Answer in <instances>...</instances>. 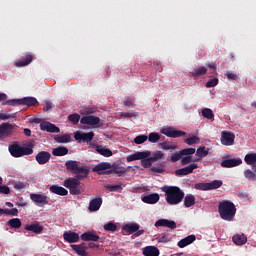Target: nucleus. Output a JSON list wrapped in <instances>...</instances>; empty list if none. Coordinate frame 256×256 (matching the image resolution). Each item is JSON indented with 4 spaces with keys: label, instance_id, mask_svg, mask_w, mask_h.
I'll use <instances>...</instances> for the list:
<instances>
[{
    "label": "nucleus",
    "instance_id": "obj_1",
    "mask_svg": "<svg viewBox=\"0 0 256 256\" xmlns=\"http://www.w3.org/2000/svg\"><path fill=\"white\" fill-rule=\"evenodd\" d=\"M162 191L166 195L168 205H179L185 199V192L177 186H164Z\"/></svg>",
    "mask_w": 256,
    "mask_h": 256
},
{
    "label": "nucleus",
    "instance_id": "obj_2",
    "mask_svg": "<svg viewBox=\"0 0 256 256\" xmlns=\"http://www.w3.org/2000/svg\"><path fill=\"white\" fill-rule=\"evenodd\" d=\"M218 213L223 221H233L237 214V207L231 200H223L218 204Z\"/></svg>",
    "mask_w": 256,
    "mask_h": 256
},
{
    "label": "nucleus",
    "instance_id": "obj_3",
    "mask_svg": "<svg viewBox=\"0 0 256 256\" xmlns=\"http://www.w3.org/2000/svg\"><path fill=\"white\" fill-rule=\"evenodd\" d=\"M33 147V144L21 146L19 142H14L8 146V151L12 157L19 158L24 155H33Z\"/></svg>",
    "mask_w": 256,
    "mask_h": 256
},
{
    "label": "nucleus",
    "instance_id": "obj_4",
    "mask_svg": "<svg viewBox=\"0 0 256 256\" xmlns=\"http://www.w3.org/2000/svg\"><path fill=\"white\" fill-rule=\"evenodd\" d=\"M126 160L128 163H131V161L141 160V165L142 167H144V169H149V167L153 165V160L151 159V151L136 152L132 155L127 156Z\"/></svg>",
    "mask_w": 256,
    "mask_h": 256
},
{
    "label": "nucleus",
    "instance_id": "obj_5",
    "mask_svg": "<svg viewBox=\"0 0 256 256\" xmlns=\"http://www.w3.org/2000/svg\"><path fill=\"white\" fill-rule=\"evenodd\" d=\"M81 179L75 178H68L65 180V187L69 189L71 195H81V189L79 186L81 185Z\"/></svg>",
    "mask_w": 256,
    "mask_h": 256
},
{
    "label": "nucleus",
    "instance_id": "obj_6",
    "mask_svg": "<svg viewBox=\"0 0 256 256\" xmlns=\"http://www.w3.org/2000/svg\"><path fill=\"white\" fill-rule=\"evenodd\" d=\"M222 185L223 181L214 180L208 183H196L194 189H197L198 191H211L213 189H219V187H222Z\"/></svg>",
    "mask_w": 256,
    "mask_h": 256
},
{
    "label": "nucleus",
    "instance_id": "obj_7",
    "mask_svg": "<svg viewBox=\"0 0 256 256\" xmlns=\"http://www.w3.org/2000/svg\"><path fill=\"white\" fill-rule=\"evenodd\" d=\"M15 124L2 123L0 124V139H7L13 135Z\"/></svg>",
    "mask_w": 256,
    "mask_h": 256
},
{
    "label": "nucleus",
    "instance_id": "obj_8",
    "mask_svg": "<svg viewBox=\"0 0 256 256\" xmlns=\"http://www.w3.org/2000/svg\"><path fill=\"white\" fill-rule=\"evenodd\" d=\"M243 164V160L241 158H227L224 157L222 162L220 163L221 167L224 169H231L233 167H239V165Z\"/></svg>",
    "mask_w": 256,
    "mask_h": 256
},
{
    "label": "nucleus",
    "instance_id": "obj_9",
    "mask_svg": "<svg viewBox=\"0 0 256 256\" xmlns=\"http://www.w3.org/2000/svg\"><path fill=\"white\" fill-rule=\"evenodd\" d=\"M93 137H95V133L93 132L83 133L76 131L74 133V139L78 141V143H90V141H93Z\"/></svg>",
    "mask_w": 256,
    "mask_h": 256
},
{
    "label": "nucleus",
    "instance_id": "obj_10",
    "mask_svg": "<svg viewBox=\"0 0 256 256\" xmlns=\"http://www.w3.org/2000/svg\"><path fill=\"white\" fill-rule=\"evenodd\" d=\"M111 163L109 162H101L97 164L93 169V173H98V175H111Z\"/></svg>",
    "mask_w": 256,
    "mask_h": 256
},
{
    "label": "nucleus",
    "instance_id": "obj_11",
    "mask_svg": "<svg viewBox=\"0 0 256 256\" xmlns=\"http://www.w3.org/2000/svg\"><path fill=\"white\" fill-rule=\"evenodd\" d=\"M30 199L37 205V207H45V205H49V198L43 194H30Z\"/></svg>",
    "mask_w": 256,
    "mask_h": 256
},
{
    "label": "nucleus",
    "instance_id": "obj_12",
    "mask_svg": "<svg viewBox=\"0 0 256 256\" xmlns=\"http://www.w3.org/2000/svg\"><path fill=\"white\" fill-rule=\"evenodd\" d=\"M161 133L163 135H166V137H171L172 139H177V137H185L187 133L181 130H175V128L168 127L161 130Z\"/></svg>",
    "mask_w": 256,
    "mask_h": 256
},
{
    "label": "nucleus",
    "instance_id": "obj_13",
    "mask_svg": "<svg viewBox=\"0 0 256 256\" xmlns=\"http://www.w3.org/2000/svg\"><path fill=\"white\" fill-rule=\"evenodd\" d=\"M199 165H197L196 163H192L184 168L178 169L175 171V175L177 177H183L185 175H190V173H193V171H195V169H198Z\"/></svg>",
    "mask_w": 256,
    "mask_h": 256
},
{
    "label": "nucleus",
    "instance_id": "obj_14",
    "mask_svg": "<svg viewBox=\"0 0 256 256\" xmlns=\"http://www.w3.org/2000/svg\"><path fill=\"white\" fill-rule=\"evenodd\" d=\"M127 169H131V166L128 168H125L121 162H114L113 165L111 164V173H114L115 175H118V177H122V175H125L127 173Z\"/></svg>",
    "mask_w": 256,
    "mask_h": 256
},
{
    "label": "nucleus",
    "instance_id": "obj_15",
    "mask_svg": "<svg viewBox=\"0 0 256 256\" xmlns=\"http://www.w3.org/2000/svg\"><path fill=\"white\" fill-rule=\"evenodd\" d=\"M221 143L222 145L231 146L235 143V134L227 131H222L221 133Z\"/></svg>",
    "mask_w": 256,
    "mask_h": 256
},
{
    "label": "nucleus",
    "instance_id": "obj_16",
    "mask_svg": "<svg viewBox=\"0 0 256 256\" xmlns=\"http://www.w3.org/2000/svg\"><path fill=\"white\" fill-rule=\"evenodd\" d=\"M70 247L75 251L76 255L79 256H89V253L87 252L88 246L87 243L82 244H72Z\"/></svg>",
    "mask_w": 256,
    "mask_h": 256
},
{
    "label": "nucleus",
    "instance_id": "obj_17",
    "mask_svg": "<svg viewBox=\"0 0 256 256\" xmlns=\"http://www.w3.org/2000/svg\"><path fill=\"white\" fill-rule=\"evenodd\" d=\"M80 123L82 125H99V123H101V118L93 115L84 116L80 119Z\"/></svg>",
    "mask_w": 256,
    "mask_h": 256
},
{
    "label": "nucleus",
    "instance_id": "obj_18",
    "mask_svg": "<svg viewBox=\"0 0 256 256\" xmlns=\"http://www.w3.org/2000/svg\"><path fill=\"white\" fill-rule=\"evenodd\" d=\"M51 159V153L47 151H41L36 155V161L39 165H45V163H49Z\"/></svg>",
    "mask_w": 256,
    "mask_h": 256
},
{
    "label": "nucleus",
    "instance_id": "obj_19",
    "mask_svg": "<svg viewBox=\"0 0 256 256\" xmlns=\"http://www.w3.org/2000/svg\"><path fill=\"white\" fill-rule=\"evenodd\" d=\"M155 227H168V229H177V223L168 219H160L156 221Z\"/></svg>",
    "mask_w": 256,
    "mask_h": 256
},
{
    "label": "nucleus",
    "instance_id": "obj_20",
    "mask_svg": "<svg viewBox=\"0 0 256 256\" xmlns=\"http://www.w3.org/2000/svg\"><path fill=\"white\" fill-rule=\"evenodd\" d=\"M31 63H33V55L26 54L20 60L15 62V66L16 67H27V65H31Z\"/></svg>",
    "mask_w": 256,
    "mask_h": 256
},
{
    "label": "nucleus",
    "instance_id": "obj_21",
    "mask_svg": "<svg viewBox=\"0 0 256 256\" xmlns=\"http://www.w3.org/2000/svg\"><path fill=\"white\" fill-rule=\"evenodd\" d=\"M101 205H103V198H101V196H99L90 201L88 209L91 212L99 211V209H101Z\"/></svg>",
    "mask_w": 256,
    "mask_h": 256
},
{
    "label": "nucleus",
    "instance_id": "obj_22",
    "mask_svg": "<svg viewBox=\"0 0 256 256\" xmlns=\"http://www.w3.org/2000/svg\"><path fill=\"white\" fill-rule=\"evenodd\" d=\"M41 131H47L48 133H59V127L50 122H43L40 124Z\"/></svg>",
    "mask_w": 256,
    "mask_h": 256
},
{
    "label": "nucleus",
    "instance_id": "obj_23",
    "mask_svg": "<svg viewBox=\"0 0 256 256\" xmlns=\"http://www.w3.org/2000/svg\"><path fill=\"white\" fill-rule=\"evenodd\" d=\"M143 203H147L148 205H155V203H159V194L153 193L150 195H146L142 197Z\"/></svg>",
    "mask_w": 256,
    "mask_h": 256
},
{
    "label": "nucleus",
    "instance_id": "obj_24",
    "mask_svg": "<svg viewBox=\"0 0 256 256\" xmlns=\"http://www.w3.org/2000/svg\"><path fill=\"white\" fill-rule=\"evenodd\" d=\"M95 149L102 157H113V151L103 145H95Z\"/></svg>",
    "mask_w": 256,
    "mask_h": 256
},
{
    "label": "nucleus",
    "instance_id": "obj_25",
    "mask_svg": "<svg viewBox=\"0 0 256 256\" xmlns=\"http://www.w3.org/2000/svg\"><path fill=\"white\" fill-rule=\"evenodd\" d=\"M80 239L82 241H99V236L95 232L87 231L80 236Z\"/></svg>",
    "mask_w": 256,
    "mask_h": 256
},
{
    "label": "nucleus",
    "instance_id": "obj_26",
    "mask_svg": "<svg viewBox=\"0 0 256 256\" xmlns=\"http://www.w3.org/2000/svg\"><path fill=\"white\" fill-rule=\"evenodd\" d=\"M196 239L197 237L195 235H189L178 242V247L183 249L184 247H187V245H191V243L195 242Z\"/></svg>",
    "mask_w": 256,
    "mask_h": 256
},
{
    "label": "nucleus",
    "instance_id": "obj_27",
    "mask_svg": "<svg viewBox=\"0 0 256 256\" xmlns=\"http://www.w3.org/2000/svg\"><path fill=\"white\" fill-rule=\"evenodd\" d=\"M142 253L144 256H159L160 254L159 248L155 246H146L145 248H143Z\"/></svg>",
    "mask_w": 256,
    "mask_h": 256
},
{
    "label": "nucleus",
    "instance_id": "obj_28",
    "mask_svg": "<svg viewBox=\"0 0 256 256\" xmlns=\"http://www.w3.org/2000/svg\"><path fill=\"white\" fill-rule=\"evenodd\" d=\"M21 105H25L26 107H35V105H39V101L35 97H24L21 98Z\"/></svg>",
    "mask_w": 256,
    "mask_h": 256
},
{
    "label": "nucleus",
    "instance_id": "obj_29",
    "mask_svg": "<svg viewBox=\"0 0 256 256\" xmlns=\"http://www.w3.org/2000/svg\"><path fill=\"white\" fill-rule=\"evenodd\" d=\"M74 173L76 174V178L80 179L81 181L82 179H85V177L89 175V169L77 166Z\"/></svg>",
    "mask_w": 256,
    "mask_h": 256
},
{
    "label": "nucleus",
    "instance_id": "obj_30",
    "mask_svg": "<svg viewBox=\"0 0 256 256\" xmlns=\"http://www.w3.org/2000/svg\"><path fill=\"white\" fill-rule=\"evenodd\" d=\"M235 245H245L247 243V236L245 234H236L232 237Z\"/></svg>",
    "mask_w": 256,
    "mask_h": 256
},
{
    "label": "nucleus",
    "instance_id": "obj_31",
    "mask_svg": "<svg viewBox=\"0 0 256 256\" xmlns=\"http://www.w3.org/2000/svg\"><path fill=\"white\" fill-rule=\"evenodd\" d=\"M65 241L67 243H77L79 242V235L77 232H65Z\"/></svg>",
    "mask_w": 256,
    "mask_h": 256
},
{
    "label": "nucleus",
    "instance_id": "obj_32",
    "mask_svg": "<svg viewBox=\"0 0 256 256\" xmlns=\"http://www.w3.org/2000/svg\"><path fill=\"white\" fill-rule=\"evenodd\" d=\"M139 224L132 223V224H126L122 227V231H126V233H137L139 231Z\"/></svg>",
    "mask_w": 256,
    "mask_h": 256
},
{
    "label": "nucleus",
    "instance_id": "obj_33",
    "mask_svg": "<svg viewBox=\"0 0 256 256\" xmlns=\"http://www.w3.org/2000/svg\"><path fill=\"white\" fill-rule=\"evenodd\" d=\"M26 231H32V233L39 234L43 231V226L39 224H28L25 226Z\"/></svg>",
    "mask_w": 256,
    "mask_h": 256
},
{
    "label": "nucleus",
    "instance_id": "obj_34",
    "mask_svg": "<svg viewBox=\"0 0 256 256\" xmlns=\"http://www.w3.org/2000/svg\"><path fill=\"white\" fill-rule=\"evenodd\" d=\"M195 205V196L193 194H187L184 198V206L186 208L193 207Z\"/></svg>",
    "mask_w": 256,
    "mask_h": 256
},
{
    "label": "nucleus",
    "instance_id": "obj_35",
    "mask_svg": "<svg viewBox=\"0 0 256 256\" xmlns=\"http://www.w3.org/2000/svg\"><path fill=\"white\" fill-rule=\"evenodd\" d=\"M190 73L192 77H201V75H205L207 73V68L205 66L194 68Z\"/></svg>",
    "mask_w": 256,
    "mask_h": 256
},
{
    "label": "nucleus",
    "instance_id": "obj_36",
    "mask_svg": "<svg viewBox=\"0 0 256 256\" xmlns=\"http://www.w3.org/2000/svg\"><path fill=\"white\" fill-rule=\"evenodd\" d=\"M244 161L247 165H256V153L246 154L244 157Z\"/></svg>",
    "mask_w": 256,
    "mask_h": 256
},
{
    "label": "nucleus",
    "instance_id": "obj_37",
    "mask_svg": "<svg viewBox=\"0 0 256 256\" xmlns=\"http://www.w3.org/2000/svg\"><path fill=\"white\" fill-rule=\"evenodd\" d=\"M7 224L9 225V227H11L12 229H21V220L19 218H12L10 219Z\"/></svg>",
    "mask_w": 256,
    "mask_h": 256
},
{
    "label": "nucleus",
    "instance_id": "obj_38",
    "mask_svg": "<svg viewBox=\"0 0 256 256\" xmlns=\"http://www.w3.org/2000/svg\"><path fill=\"white\" fill-rule=\"evenodd\" d=\"M51 193H55V195H61L65 196V188L58 186V185H52L50 186Z\"/></svg>",
    "mask_w": 256,
    "mask_h": 256
},
{
    "label": "nucleus",
    "instance_id": "obj_39",
    "mask_svg": "<svg viewBox=\"0 0 256 256\" xmlns=\"http://www.w3.org/2000/svg\"><path fill=\"white\" fill-rule=\"evenodd\" d=\"M94 113H97V107H83L80 109L81 115H93Z\"/></svg>",
    "mask_w": 256,
    "mask_h": 256
},
{
    "label": "nucleus",
    "instance_id": "obj_40",
    "mask_svg": "<svg viewBox=\"0 0 256 256\" xmlns=\"http://www.w3.org/2000/svg\"><path fill=\"white\" fill-rule=\"evenodd\" d=\"M202 116L210 121H214L215 119V114H213V110H211V108H204L202 110Z\"/></svg>",
    "mask_w": 256,
    "mask_h": 256
},
{
    "label": "nucleus",
    "instance_id": "obj_41",
    "mask_svg": "<svg viewBox=\"0 0 256 256\" xmlns=\"http://www.w3.org/2000/svg\"><path fill=\"white\" fill-rule=\"evenodd\" d=\"M104 187L105 189L111 192L121 193V191H123V186H121V184H116V185L106 184Z\"/></svg>",
    "mask_w": 256,
    "mask_h": 256
},
{
    "label": "nucleus",
    "instance_id": "obj_42",
    "mask_svg": "<svg viewBox=\"0 0 256 256\" xmlns=\"http://www.w3.org/2000/svg\"><path fill=\"white\" fill-rule=\"evenodd\" d=\"M160 147L165 151H169V149L175 150L177 149V144H173V142L166 141V142L160 143Z\"/></svg>",
    "mask_w": 256,
    "mask_h": 256
},
{
    "label": "nucleus",
    "instance_id": "obj_43",
    "mask_svg": "<svg viewBox=\"0 0 256 256\" xmlns=\"http://www.w3.org/2000/svg\"><path fill=\"white\" fill-rule=\"evenodd\" d=\"M244 177L248 179V181H256V173L251 169L244 170Z\"/></svg>",
    "mask_w": 256,
    "mask_h": 256
},
{
    "label": "nucleus",
    "instance_id": "obj_44",
    "mask_svg": "<svg viewBox=\"0 0 256 256\" xmlns=\"http://www.w3.org/2000/svg\"><path fill=\"white\" fill-rule=\"evenodd\" d=\"M52 155L54 157H64L65 155V147H57L52 149Z\"/></svg>",
    "mask_w": 256,
    "mask_h": 256
},
{
    "label": "nucleus",
    "instance_id": "obj_45",
    "mask_svg": "<svg viewBox=\"0 0 256 256\" xmlns=\"http://www.w3.org/2000/svg\"><path fill=\"white\" fill-rule=\"evenodd\" d=\"M147 137L149 143H157L161 139V136L157 132H151Z\"/></svg>",
    "mask_w": 256,
    "mask_h": 256
},
{
    "label": "nucleus",
    "instance_id": "obj_46",
    "mask_svg": "<svg viewBox=\"0 0 256 256\" xmlns=\"http://www.w3.org/2000/svg\"><path fill=\"white\" fill-rule=\"evenodd\" d=\"M156 241H158V243H169V241H171V237L169 234L163 233L156 238Z\"/></svg>",
    "mask_w": 256,
    "mask_h": 256
},
{
    "label": "nucleus",
    "instance_id": "obj_47",
    "mask_svg": "<svg viewBox=\"0 0 256 256\" xmlns=\"http://www.w3.org/2000/svg\"><path fill=\"white\" fill-rule=\"evenodd\" d=\"M201 139L197 136H192L189 138H186L184 140V143H186L187 145H197L198 143H200Z\"/></svg>",
    "mask_w": 256,
    "mask_h": 256
},
{
    "label": "nucleus",
    "instance_id": "obj_48",
    "mask_svg": "<svg viewBox=\"0 0 256 256\" xmlns=\"http://www.w3.org/2000/svg\"><path fill=\"white\" fill-rule=\"evenodd\" d=\"M147 140H148V136L145 134H142L134 138V143L135 145H143V143H145V141Z\"/></svg>",
    "mask_w": 256,
    "mask_h": 256
},
{
    "label": "nucleus",
    "instance_id": "obj_49",
    "mask_svg": "<svg viewBox=\"0 0 256 256\" xmlns=\"http://www.w3.org/2000/svg\"><path fill=\"white\" fill-rule=\"evenodd\" d=\"M196 155L200 158L207 157V155H209V150H205V146H201L197 149Z\"/></svg>",
    "mask_w": 256,
    "mask_h": 256
},
{
    "label": "nucleus",
    "instance_id": "obj_50",
    "mask_svg": "<svg viewBox=\"0 0 256 256\" xmlns=\"http://www.w3.org/2000/svg\"><path fill=\"white\" fill-rule=\"evenodd\" d=\"M78 166H79V164H77V161L66 162V169H68V171H73V173H75Z\"/></svg>",
    "mask_w": 256,
    "mask_h": 256
},
{
    "label": "nucleus",
    "instance_id": "obj_51",
    "mask_svg": "<svg viewBox=\"0 0 256 256\" xmlns=\"http://www.w3.org/2000/svg\"><path fill=\"white\" fill-rule=\"evenodd\" d=\"M195 148H185V149H182L180 150V153L182 155V157L184 156H188V157H191V155H195Z\"/></svg>",
    "mask_w": 256,
    "mask_h": 256
},
{
    "label": "nucleus",
    "instance_id": "obj_52",
    "mask_svg": "<svg viewBox=\"0 0 256 256\" xmlns=\"http://www.w3.org/2000/svg\"><path fill=\"white\" fill-rule=\"evenodd\" d=\"M2 105H10L11 107H17V105H21V99L6 100L2 103Z\"/></svg>",
    "mask_w": 256,
    "mask_h": 256
},
{
    "label": "nucleus",
    "instance_id": "obj_53",
    "mask_svg": "<svg viewBox=\"0 0 256 256\" xmlns=\"http://www.w3.org/2000/svg\"><path fill=\"white\" fill-rule=\"evenodd\" d=\"M104 231L115 232L117 231V225L113 222H108L104 225Z\"/></svg>",
    "mask_w": 256,
    "mask_h": 256
},
{
    "label": "nucleus",
    "instance_id": "obj_54",
    "mask_svg": "<svg viewBox=\"0 0 256 256\" xmlns=\"http://www.w3.org/2000/svg\"><path fill=\"white\" fill-rule=\"evenodd\" d=\"M79 119H81V116L79 114H71L68 116V121H70V123H73V125H77L79 123Z\"/></svg>",
    "mask_w": 256,
    "mask_h": 256
},
{
    "label": "nucleus",
    "instance_id": "obj_55",
    "mask_svg": "<svg viewBox=\"0 0 256 256\" xmlns=\"http://www.w3.org/2000/svg\"><path fill=\"white\" fill-rule=\"evenodd\" d=\"M181 159H183V154H181V151L172 154L170 157L171 163H177V161H181Z\"/></svg>",
    "mask_w": 256,
    "mask_h": 256
},
{
    "label": "nucleus",
    "instance_id": "obj_56",
    "mask_svg": "<svg viewBox=\"0 0 256 256\" xmlns=\"http://www.w3.org/2000/svg\"><path fill=\"white\" fill-rule=\"evenodd\" d=\"M164 155L165 154L163 152L157 151L150 157V159L152 160V162L159 161V159H163Z\"/></svg>",
    "mask_w": 256,
    "mask_h": 256
},
{
    "label": "nucleus",
    "instance_id": "obj_57",
    "mask_svg": "<svg viewBox=\"0 0 256 256\" xmlns=\"http://www.w3.org/2000/svg\"><path fill=\"white\" fill-rule=\"evenodd\" d=\"M219 85V79L217 78H212L208 82H206V87L211 88V87H217Z\"/></svg>",
    "mask_w": 256,
    "mask_h": 256
},
{
    "label": "nucleus",
    "instance_id": "obj_58",
    "mask_svg": "<svg viewBox=\"0 0 256 256\" xmlns=\"http://www.w3.org/2000/svg\"><path fill=\"white\" fill-rule=\"evenodd\" d=\"M7 119H15V114L0 113V120L7 121Z\"/></svg>",
    "mask_w": 256,
    "mask_h": 256
},
{
    "label": "nucleus",
    "instance_id": "obj_59",
    "mask_svg": "<svg viewBox=\"0 0 256 256\" xmlns=\"http://www.w3.org/2000/svg\"><path fill=\"white\" fill-rule=\"evenodd\" d=\"M193 162V157L192 156H185L181 159V164L182 165H189V163Z\"/></svg>",
    "mask_w": 256,
    "mask_h": 256
},
{
    "label": "nucleus",
    "instance_id": "obj_60",
    "mask_svg": "<svg viewBox=\"0 0 256 256\" xmlns=\"http://www.w3.org/2000/svg\"><path fill=\"white\" fill-rule=\"evenodd\" d=\"M226 76L231 81H237V79H239V76H237V74H235V73H232L231 71H227Z\"/></svg>",
    "mask_w": 256,
    "mask_h": 256
},
{
    "label": "nucleus",
    "instance_id": "obj_61",
    "mask_svg": "<svg viewBox=\"0 0 256 256\" xmlns=\"http://www.w3.org/2000/svg\"><path fill=\"white\" fill-rule=\"evenodd\" d=\"M0 193L3 195H9L11 193V189L8 186H1L0 185Z\"/></svg>",
    "mask_w": 256,
    "mask_h": 256
},
{
    "label": "nucleus",
    "instance_id": "obj_62",
    "mask_svg": "<svg viewBox=\"0 0 256 256\" xmlns=\"http://www.w3.org/2000/svg\"><path fill=\"white\" fill-rule=\"evenodd\" d=\"M52 108H53V104L51 102H46L43 107V111H51Z\"/></svg>",
    "mask_w": 256,
    "mask_h": 256
},
{
    "label": "nucleus",
    "instance_id": "obj_63",
    "mask_svg": "<svg viewBox=\"0 0 256 256\" xmlns=\"http://www.w3.org/2000/svg\"><path fill=\"white\" fill-rule=\"evenodd\" d=\"M17 207H27V202L21 198L19 201L16 202Z\"/></svg>",
    "mask_w": 256,
    "mask_h": 256
},
{
    "label": "nucleus",
    "instance_id": "obj_64",
    "mask_svg": "<svg viewBox=\"0 0 256 256\" xmlns=\"http://www.w3.org/2000/svg\"><path fill=\"white\" fill-rule=\"evenodd\" d=\"M11 217H17L19 215V210L17 208H12L10 209V214Z\"/></svg>",
    "mask_w": 256,
    "mask_h": 256
}]
</instances>
